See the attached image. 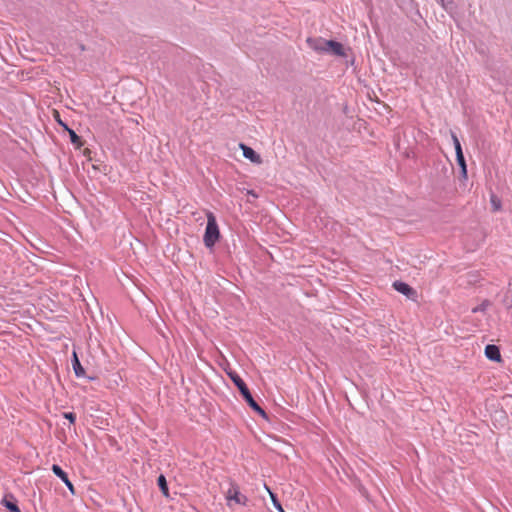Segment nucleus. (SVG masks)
Segmentation results:
<instances>
[{
	"mask_svg": "<svg viewBox=\"0 0 512 512\" xmlns=\"http://www.w3.org/2000/svg\"><path fill=\"white\" fill-rule=\"evenodd\" d=\"M207 225L203 237L204 244L207 248H212L220 237L219 227L216 217L212 212H207Z\"/></svg>",
	"mask_w": 512,
	"mask_h": 512,
	"instance_id": "nucleus-1",
	"label": "nucleus"
},
{
	"mask_svg": "<svg viewBox=\"0 0 512 512\" xmlns=\"http://www.w3.org/2000/svg\"><path fill=\"white\" fill-rule=\"evenodd\" d=\"M230 377L234 384L238 387L240 390L243 398L246 400L248 405L259 415L262 417H266L265 411L257 404V402L252 397L249 389L247 388L245 382L237 375V374H230Z\"/></svg>",
	"mask_w": 512,
	"mask_h": 512,
	"instance_id": "nucleus-2",
	"label": "nucleus"
},
{
	"mask_svg": "<svg viewBox=\"0 0 512 512\" xmlns=\"http://www.w3.org/2000/svg\"><path fill=\"white\" fill-rule=\"evenodd\" d=\"M225 498L230 508H233L234 505H246L248 501V498L240 492L239 486L234 482H230L229 488L225 491Z\"/></svg>",
	"mask_w": 512,
	"mask_h": 512,
	"instance_id": "nucleus-3",
	"label": "nucleus"
},
{
	"mask_svg": "<svg viewBox=\"0 0 512 512\" xmlns=\"http://www.w3.org/2000/svg\"><path fill=\"white\" fill-rule=\"evenodd\" d=\"M451 138H452V141H453V144L455 147L457 163L461 168L462 176L464 178H466L467 177V166H466V162H465V158L463 155L461 144L458 140V137L456 136V134L454 132H451Z\"/></svg>",
	"mask_w": 512,
	"mask_h": 512,
	"instance_id": "nucleus-4",
	"label": "nucleus"
},
{
	"mask_svg": "<svg viewBox=\"0 0 512 512\" xmlns=\"http://www.w3.org/2000/svg\"><path fill=\"white\" fill-rule=\"evenodd\" d=\"M328 41L329 40H325V39L320 38V37L308 38L307 39V44H308V46L311 49H313L316 52L327 53V47H329L328 46Z\"/></svg>",
	"mask_w": 512,
	"mask_h": 512,
	"instance_id": "nucleus-5",
	"label": "nucleus"
},
{
	"mask_svg": "<svg viewBox=\"0 0 512 512\" xmlns=\"http://www.w3.org/2000/svg\"><path fill=\"white\" fill-rule=\"evenodd\" d=\"M52 471L56 476H58L66 485V487L70 490L72 494H75L74 486L71 481L68 479L67 474L62 470V468L56 464L52 466Z\"/></svg>",
	"mask_w": 512,
	"mask_h": 512,
	"instance_id": "nucleus-6",
	"label": "nucleus"
},
{
	"mask_svg": "<svg viewBox=\"0 0 512 512\" xmlns=\"http://www.w3.org/2000/svg\"><path fill=\"white\" fill-rule=\"evenodd\" d=\"M328 46L329 47H327V54H332V55L342 56V57L346 56L345 48L343 47V45L341 43L333 41V40H329Z\"/></svg>",
	"mask_w": 512,
	"mask_h": 512,
	"instance_id": "nucleus-7",
	"label": "nucleus"
},
{
	"mask_svg": "<svg viewBox=\"0 0 512 512\" xmlns=\"http://www.w3.org/2000/svg\"><path fill=\"white\" fill-rule=\"evenodd\" d=\"M240 148L243 151V156L249 159L251 162L256 164H260L262 162L260 155L256 153L251 147L240 144Z\"/></svg>",
	"mask_w": 512,
	"mask_h": 512,
	"instance_id": "nucleus-8",
	"label": "nucleus"
},
{
	"mask_svg": "<svg viewBox=\"0 0 512 512\" xmlns=\"http://www.w3.org/2000/svg\"><path fill=\"white\" fill-rule=\"evenodd\" d=\"M485 356L492 361L499 362L501 360L499 348L493 344H489L485 347Z\"/></svg>",
	"mask_w": 512,
	"mask_h": 512,
	"instance_id": "nucleus-9",
	"label": "nucleus"
},
{
	"mask_svg": "<svg viewBox=\"0 0 512 512\" xmlns=\"http://www.w3.org/2000/svg\"><path fill=\"white\" fill-rule=\"evenodd\" d=\"M393 287L395 288V290H397L398 292H400L406 296H410L411 294L414 293L413 289L408 284H406L404 282L395 281L393 283Z\"/></svg>",
	"mask_w": 512,
	"mask_h": 512,
	"instance_id": "nucleus-10",
	"label": "nucleus"
},
{
	"mask_svg": "<svg viewBox=\"0 0 512 512\" xmlns=\"http://www.w3.org/2000/svg\"><path fill=\"white\" fill-rule=\"evenodd\" d=\"M72 366H73V370L75 372V375L77 377H84L85 376V370L84 368L82 367L78 357H77V354L74 352L73 353V360H72Z\"/></svg>",
	"mask_w": 512,
	"mask_h": 512,
	"instance_id": "nucleus-11",
	"label": "nucleus"
},
{
	"mask_svg": "<svg viewBox=\"0 0 512 512\" xmlns=\"http://www.w3.org/2000/svg\"><path fill=\"white\" fill-rule=\"evenodd\" d=\"M158 486L165 496H168V486L164 475H160L157 480Z\"/></svg>",
	"mask_w": 512,
	"mask_h": 512,
	"instance_id": "nucleus-12",
	"label": "nucleus"
},
{
	"mask_svg": "<svg viewBox=\"0 0 512 512\" xmlns=\"http://www.w3.org/2000/svg\"><path fill=\"white\" fill-rule=\"evenodd\" d=\"M3 504L4 506L10 510L11 512H20L17 504L13 501H10V500H7V499H4L3 500Z\"/></svg>",
	"mask_w": 512,
	"mask_h": 512,
	"instance_id": "nucleus-13",
	"label": "nucleus"
},
{
	"mask_svg": "<svg viewBox=\"0 0 512 512\" xmlns=\"http://www.w3.org/2000/svg\"><path fill=\"white\" fill-rule=\"evenodd\" d=\"M69 133H70L71 141L73 143H78L80 141L79 136L73 130H70Z\"/></svg>",
	"mask_w": 512,
	"mask_h": 512,
	"instance_id": "nucleus-14",
	"label": "nucleus"
},
{
	"mask_svg": "<svg viewBox=\"0 0 512 512\" xmlns=\"http://www.w3.org/2000/svg\"><path fill=\"white\" fill-rule=\"evenodd\" d=\"M64 417H65L66 419H68L71 423H74V422H75V419H76L75 414H73V413H71V412L65 413V414H64Z\"/></svg>",
	"mask_w": 512,
	"mask_h": 512,
	"instance_id": "nucleus-15",
	"label": "nucleus"
},
{
	"mask_svg": "<svg viewBox=\"0 0 512 512\" xmlns=\"http://www.w3.org/2000/svg\"><path fill=\"white\" fill-rule=\"evenodd\" d=\"M491 202H492V205H493L495 210H498L500 208V203H499V201L497 200L496 197L493 196L491 198Z\"/></svg>",
	"mask_w": 512,
	"mask_h": 512,
	"instance_id": "nucleus-16",
	"label": "nucleus"
},
{
	"mask_svg": "<svg viewBox=\"0 0 512 512\" xmlns=\"http://www.w3.org/2000/svg\"><path fill=\"white\" fill-rule=\"evenodd\" d=\"M270 494H271V497H272V500H273V503H274V506L276 507V509H278L280 512L284 511L282 509L281 504L276 501L274 495L272 493H270Z\"/></svg>",
	"mask_w": 512,
	"mask_h": 512,
	"instance_id": "nucleus-17",
	"label": "nucleus"
},
{
	"mask_svg": "<svg viewBox=\"0 0 512 512\" xmlns=\"http://www.w3.org/2000/svg\"><path fill=\"white\" fill-rule=\"evenodd\" d=\"M438 1H439L440 3H443V2H444V0H438Z\"/></svg>",
	"mask_w": 512,
	"mask_h": 512,
	"instance_id": "nucleus-18",
	"label": "nucleus"
},
{
	"mask_svg": "<svg viewBox=\"0 0 512 512\" xmlns=\"http://www.w3.org/2000/svg\"><path fill=\"white\" fill-rule=\"evenodd\" d=\"M282 512H285V511H282Z\"/></svg>",
	"mask_w": 512,
	"mask_h": 512,
	"instance_id": "nucleus-19",
	"label": "nucleus"
}]
</instances>
